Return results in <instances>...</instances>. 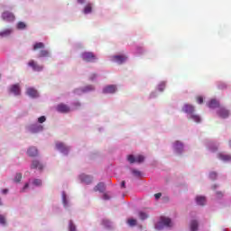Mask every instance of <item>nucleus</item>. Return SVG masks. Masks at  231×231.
Wrapping results in <instances>:
<instances>
[{
  "mask_svg": "<svg viewBox=\"0 0 231 231\" xmlns=\"http://www.w3.org/2000/svg\"><path fill=\"white\" fill-rule=\"evenodd\" d=\"M56 110L58 111V113H69V111H71V108L69 107V106L64 104V103H60L56 106Z\"/></svg>",
  "mask_w": 231,
  "mask_h": 231,
  "instance_id": "5",
  "label": "nucleus"
},
{
  "mask_svg": "<svg viewBox=\"0 0 231 231\" xmlns=\"http://www.w3.org/2000/svg\"><path fill=\"white\" fill-rule=\"evenodd\" d=\"M9 93H13L14 97H19L21 95V86L19 84L12 85L9 88Z\"/></svg>",
  "mask_w": 231,
  "mask_h": 231,
  "instance_id": "7",
  "label": "nucleus"
},
{
  "mask_svg": "<svg viewBox=\"0 0 231 231\" xmlns=\"http://www.w3.org/2000/svg\"><path fill=\"white\" fill-rule=\"evenodd\" d=\"M95 79H97V74H93V75L90 77V80H95Z\"/></svg>",
  "mask_w": 231,
  "mask_h": 231,
  "instance_id": "48",
  "label": "nucleus"
},
{
  "mask_svg": "<svg viewBox=\"0 0 231 231\" xmlns=\"http://www.w3.org/2000/svg\"><path fill=\"white\" fill-rule=\"evenodd\" d=\"M56 149H58V151H60L64 154H68V152L69 151V147L65 146L64 143H57Z\"/></svg>",
  "mask_w": 231,
  "mask_h": 231,
  "instance_id": "9",
  "label": "nucleus"
},
{
  "mask_svg": "<svg viewBox=\"0 0 231 231\" xmlns=\"http://www.w3.org/2000/svg\"><path fill=\"white\" fill-rule=\"evenodd\" d=\"M209 149L212 152H216V151H217V146H210Z\"/></svg>",
  "mask_w": 231,
  "mask_h": 231,
  "instance_id": "41",
  "label": "nucleus"
},
{
  "mask_svg": "<svg viewBox=\"0 0 231 231\" xmlns=\"http://www.w3.org/2000/svg\"><path fill=\"white\" fill-rule=\"evenodd\" d=\"M12 33V29H5L2 32H0V37H8Z\"/></svg>",
  "mask_w": 231,
  "mask_h": 231,
  "instance_id": "27",
  "label": "nucleus"
},
{
  "mask_svg": "<svg viewBox=\"0 0 231 231\" xmlns=\"http://www.w3.org/2000/svg\"><path fill=\"white\" fill-rule=\"evenodd\" d=\"M218 115L219 116H221V118H227L228 115H230V113L228 112V110L225 109V108H220L218 111Z\"/></svg>",
  "mask_w": 231,
  "mask_h": 231,
  "instance_id": "21",
  "label": "nucleus"
},
{
  "mask_svg": "<svg viewBox=\"0 0 231 231\" xmlns=\"http://www.w3.org/2000/svg\"><path fill=\"white\" fill-rule=\"evenodd\" d=\"M2 19L7 23H14V21H15V15L11 12L5 11L2 14Z\"/></svg>",
  "mask_w": 231,
  "mask_h": 231,
  "instance_id": "4",
  "label": "nucleus"
},
{
  "mask_svg": "<svg viewBox=\"0 0 231 231\" xmlns=\"http://www.w3.org/2000/svg\"><path fill=\"white\" fill-rule=\"evenodd\" d=\"M121 187H122L123 189H125V180H123V181L121 182Z\"/></svg>",
  "mask_w": 231,
  "mask_h": 231,
  "instance_id": "49",
  "label": "nucleus"
},
{
  "mask_svg": "<svg viewBox=\"0 0 231 231\" xmlns=\"http://www.w3.org/2000/svg\"><path fill=\"white\" fill-rule=\"evenodd\" d=\"M32 133H39V131H42V125H31Z\"/></svg>",
  "mask_w": 231,
  "mask_h": 231,
  "instance_id": "23",
  "label": "nucleus"
},
{
  "mask_svg": "<svg viewBox=\"0 0 231 231\" xmlns=\"http://www.w3.org/2000/svg\"><path fill=\"white\" fill-rule=\"evenodd\" d=\"M218 160H221L222 162H231V155L230 154H225L223 152L217 153Z\"/></svg>",
  "mask_w": 231,
  "mask_h": 231,
  "instance_id": "12",
  "label": "nucleus"
},
{
  "mask_svg": "<svg viewBox=\"0 0 231 231\" xmlns=\"http://www.w3.org/2000/svg\"><path fill=\"white\" fill-rule=\"evenodd\" d=\"M79 178L81 180V182L86 183V185H89V183H91V181H93V178H91L88 175L82 174L79 176Z\"/></svg>",
  "mask_w": 231,
  "mask_h": 231,
  "instance_id": "15",
  "label": "nucleus"
},
{
  "mask_svg": "<svg viewBox=\"0 0 231 231\" xmlns=\"http://www.w3.org/2000/svg\"><path fill=\"white\" fill-rule=\"evenodd\" d=\"M113 60H115V62H117V64H124V62L127 60V57L123 55H116L113 57Z\"/></svg>",
  "mask_w": 231,
  "mask_h": 231,
  "instance_id": "10",
  "label": "nucleus"
},
{
  "mask_svg": "<svg viewBox=\"0 0 231 231\" xmlns=\"http://www.w3.org/2000/svg\"><path fill=\"white\" fill-rule=\"evenodd\" d=\"M163 226H172V221L166 217H161L160 221L155 225L156 230H163Z\"/></svg>",
  "mask_w": 231,
  "mask_h": 231,
  "instance_id": "1",
  "label": "nucleus"
},
{
  "mask_svg": "<svg viewBox=\"0 0 231 231\" xmlns=\"http://www.w3.org/2000/svg\"><path fill=\"white\" fill-rule=\"evenodd\" d=\"M44 48H46V45L44 44V42H36L33 44V51H37V50H44Z\"/></svg>",
  "mask_w": 231,
  "mask_h": 231,
  "instance_id": "17",
  "label": "nucleus"
},
{
  "mask_svg": "<svg viewBox=\"0 0 231 231\" xmlns=\"http://www.w3.org/2000/svg\"><path fill=\"white\" fill-rule=\"evenodd\" d=\"M132 172L134 176H136V178H140V176H142V172L138 170H133Z\"/></svg>",
  "mask_w": 231,
  "mask_h": 231,
  "instance_id": "34",
  "label": "nucleus"
},
{
  "mask_svg": "<svg viewBox=\"0 0 231 231\" xmlns=\"http://www.w3.org/2000/svg\"><path fill=\"white\" fill-rule=\"evenodd\" d=\"M0 225H6V218L3 215H0Z\"/></svg>",
  "mask_w": 231,
  "mask_h": 231,
  "instance_id": "36",
  "label": "nucleus"
},
{
  "mask_svg": "<svg viewBox=\"0 0 231 231\" xmlns=\"http://www.w3.org/2000/svg\"><path fill=\"white\" fill-rule=\"evenodd\" d=\"M163 89H165V84L162 83L159 86V91H163Z\"/></svg>",
  "mask_w": 231,
  "mask_h": 231,
  "instance_id": "40",
  "label": "nucleus"
},
{
  "mask_svg": "<svg viewBox=\"0 0 231 231\" xmlns=\"http://www.w3.org/2000/svg\"><path fill=\"white\" fill-rule=\"evenodd\" d=\"M3 194H8V189H5L2 190Z\"/></svg>",
  "mask_w": 231,
  "mask_h": 231,
  "instance_id": "51",
  "label": "nucleus"
},
{
  "mask_svg": "<svg viewBox=\"0 0 231 231\" xmlns=\"http://www.w3.org/2000/svg\"><path fill=\"white\" fill-rule=\"evenodd\" d=\"M103 199H106V200H107V199H110V197H109V195H107V193H105V194L103 195Z\"/></svg>",
  "mask_w": 231,
  "mask_h": 231,
  "instance_id": "45",
  "label": "nucleus"
},
{
  "mask_svg": "<svg viewBox=\"0 0 231 231\" xmlns=\"http://www.w3.org/2000/svg\"><path fill=\"white\" fill-rule=\"evenodd\" d=\"M154 198H155V199H160V198H162V193L154 194Z\"/></svg>",
  "mask_w": 231,
  "mask_h": 231,
  "instance_id": "44",
  "label": "nucleus"
},
{
  "mask_svg": "<svg viewBox=\"0 0 231 231\" xmlns=\"http://www.w3.org/2000/svg\"><path fill=\"white\" fill-rule=\"evenodd\" d=\"M182 111L183 113H187V115H189L190 116L192 114H194V111H196V109L194 108V106L185 104L182 107Z\"/></svg>",
  "mask_w": 231,
  "mask_h": 231,
  "instance_id": "8",
  "label": "nucleus"
},
{
  "mask_svg": "<svg viewBox=\"0 0 231 231\" xmlns=\"http://www.w3.org/2000/svg\"><path fill=\"white\" fill-rule=\"evenodd\" d=\"M85 1H86V0H78V3H79V5H84Z\"/></svg>",
  "mask_w": 231,
  "mask_h": 231,
  "instance_id": "50",
  "label": "nucleus"
},
{
  "mask_svg": "<svg viewBox=\"0 0 231 231\" xmlns=\"http://www.w3.org/2000/svg\"><path fill=\"white\" fill-rule=\"evenodd\" d=\"M28 187H30V184L26 183L23 189V192H24V190H26V189H28Z\"/></svg>",
  "mask_w": 231,
  "mask_h": 231,
  "instance_id": "47",
  "label": "nucleus"
},
{
  "mask_svg": "<svg viewBox=\"0 0 231 231\" xmlns=\"http://www.w3.org/2000/svg\"><path fill=\"white\" fill-rule=\"evenodd\" d=\"M139 217H140V219H142V221L147 219V217H149V215H147V213L143 212V211H141L139 212Z\"/></svg>",
  "mask_w": 231,
  "mask_h": 231,
  "instance_id": "29",
  "label": "nucleus"
},
{
  "mask_svg": "<svg viewBox=\"0 0 231 231\" xmlns=\"http://www.w3.org/2000/svg\"><path fill=\"white\" fill-rule=\"evenodd\" d=\"M28 66L30 68H32L33 71H42V69H44V67L42 65H39V63H37V61L31 60L28 62Z\"/></svg>",
  "mask_w": 231,
  "mask_h": 231,
  "instance_id": "6",
  "label": "nucleus"
},
{
  "mask_svg": "<svg viewBox=\"0 0 231 231\" xmlns=\"http://www.w3.org/2000/svg\"><path fill=\"white\" fill-rule=\"evenodd\" d=\"M95 192H104L106 190V184L104 182H99L95 188Z\"/></svg>",
  "mask_w": 231,
  "mask_h": 231,
  "instance_id": "16",
  "label": "nucleus"
},
{
  "mask_svg": "<svg viewBox=\"0 0 231 231\" xmlns=\"http://www.w3.org/2000/svg\"><path fill=\"white\" fill-rule=\"evenodd\" d=\"M136 223L137 221L134 218H129L127 220V224L129 225V226H136Z\"/></svg>",
  "mask_w": 231,
  "mask_h": 231,
  "instance_id": "30",
  "label": "nucleus"
},
{
  "mask_svg": "<svg viewBox=\"0 0 231 231\" xmlns=\"http://www.w3.org/2000/svg\"><path fill=\"white\" fill-rule=\"evenodd\" d=\"M210 180H216L217 178V173L216 171H212L209 173Z\"/></svg>",
  "mask_w": 231,
  "mask_h": 231,
  "instance_id": "35",
  "label": "nucleus"
},
{
  "mask_svg": "<svg viewBox=\"0 0 231 231\" xmlns=\"http://www.w3.org/2000/svg\"><path fill=\"white\" fill-rule=\"evenodd\" d=\"M229 146L231 147V141H229Z\"/></svg>",
  "mask_w": 231,
  "mask_h": 231,
  "instance_id": "53",
  "label": "nucleus"
},
{
  "mask_svg": "<svg viewBox=\"0 0 231 231\" xmlns=\"http://www.w3.org/2000/svg\"><path fill=\"white\" fill-rule=\"evenodd\" d=\"M39 124H44L46 122V116H42L41 117L38 118Z\"/></svg>",
  "mask_w": 231,
  "mask_h": 231,
  "instance_id": "37",
  "label": "nucleus"
},
{
  "mask_svg": "<svg viewBox=\"0 0 231 231\" xmlns=\"http://www.w3.org/2000/svg\"><path fill=\"white\" fill-rule=\"evenodd\" d=\"M197 205L203 207L207 203V199L205 197H197L196 198Z\"/></svg>",
  "mask_w": 231,
  "mask_h": 231,
  "instance_id": "25",
  "label": "nucleus"
},
{
  "mask_svg": "<svg viewBox=\"0 0 231 231\" xmlns=\"http://www.w3.org/2000/svg\"><path fill=\"white\" fill-rule=\"evenodd\" d=\"M86 89H87V91H93V89H95V87L94 86H88Z\"/></svg>",
  "mask_w": 231,
  "mask_h": 231,
  "instance_id": "42",
  "label": "nucleus"
},
{
  "mask_svg": "<svg viewBox=\"0 0 231 231\" xmlns=\"http://www.w3.org/2000/svg\"><path fill=\"white\" fill-rule=\"evenodd\" d=\"M32 184H34L35 187H41V185H42V180L41 179H35L32 181Z\"/></svg>",
  "mask_w": 231,
  "mask_h": 231,
  "instance_id": "32",
  "label": "nucleus"
},
{
  "mask_svg": "<svg viewBox=\"0 0 231 231\" xmlns=\"http://www.w3.org/2000/svg\"><path fill=\"white\" fill-rule=\"evenodd\" d=\"M188 118L193 120V122H196L197 124L201 122V117L199 115L191 114Z\"/></svg>",
  "mask_w": 231,
  "mask_h": 231,
  "instance_id": "24",
  "label": "nucleus"
},
{
  "mask_svg": "<svg viewBox=\"0 0 231 231\" xmlns=\"http://www.w3.org/2000/svg\"><path fill=\"white\" fill-rule=\"evenodd\" d=\"M23 180V174L22 173H16L14 177L15 183H19Z\"/></svg>",
  "mask_w": 231,
  "mask_h": 231,
  "instance_id": "31",
  "label": "nucleus"
},
{
  "mask_svg": "<svg viewBox=\"0 0 231 231\" xmlns=\"http://www.w3.org/2000/svg\"><path fill=\"white\" fill-rule=\"evenodd\" d=\"M127 160L130 163H143L145 162V157L143 155H128Z\"/></svg>",
  "mask_w": 231,
  "mask_h": 231,
  "instance_id": "2",
  "label": "nucleus"
},
{
  "mask_svg": "<svg viewBox=\"0 0 231 231\" xmlns=\"http://www.w3.org/2000/svg\"><path fill=\"white\" fill-rule=\"evenodd\" d=\"M197 102L198 104H203V97H197Z\"/></svg>",
  "mask_w": 231,
  "mask_h": 231,
  "instance_id": "39",
  "label": "nucleus"
},
{
  "mask_svg": "<svg viewBox=\"0 0 231 231\" xmlns=\"http://www.w3.org/2000/svg\"><path fill=\"white\" fill-rule=\"evenodd\" d=\"M104 226H111V222H109V220L105 219L102 221Z\"/></svg>",
  "mask_w": 231,
  "mask_h": 231,
  "instance_id": "38",
  "label": "nucleus"
},
{
  "mask_svg": "<svg viewBox=\"0 0 231 231\" xmlns=\"http://www.w3.org/2000/svg\"><path fill=\"white\" fill-rule=\"evenodd\" d=\"M31 169H38V171H42L44 169V165L41 163V162L34 160L31 165Z\"/></svg>",
  "mask_w": 231,
  "mask_h": 231,
  "instance_id": "11",
  "label": "nucleus"
},
{
  "mask_svg": "<svg viewBox=\"0 0 231 231\" xmlns=\"http://www.w3.org/2000/svg\"><path fill=\"white\" fill-rule=\"evenodd\" d=\"M17 28L18 30H24V28H26V23H24L23 22H19L17 24Z\"/></svg>",
  "mask_w": 231,
  "mask_h": 231,
  "instance_id": "33",
  "label": "nucleus"
},
{
  "mask_svg": "<svg viewBox=\"0 0 231 231\" xmlns=\"http://www.w3.org/2000/svg\"><path fill=\"white\" fill-rule=\"evenodd\" d=\"M198 226H199L198 221L192 220L191 223H190V230L191 231H198Z\"/></svg>",
  "mask_w": 231,
  "mask_h": 231,
  "instance_id": "28",
  "label": "nucleus"
},
{
  "mask_svg": "<svg viewBox=\"0 0 231 231\" xmlns=\"http://www.w3.org/2000/svg\"><path fill=\"white\" fill-rule=\"evenodd\" d=\"M27 154L28 156L34 157V156H37V154H39V152L37 151V148L31 147L28 149Z\"/></svg>",
  "mask_w": 231,
  "mask_h": 231,
  "instance_id": "18",
  "label": "nucleus"
},
{
  "mask_svg": "<svg viewBox=\"0 0 231 231\" xmlns=\"http://www.w3.org/2000/svg\"><path fill=\"white\" fill-rule=\"evenodd\" d=\"M174 149L177 152H181V151H183V143L180 141H176L174 143Z\"/></svg>",
  "mask_w": 231,
  "mask_h": 231,
  "instance_id": "22",
  "label": "nucleus"
},
{
  "mask_svg": "<svg viewBox=\"0 0 231 231\" xmlns=\"http://www.w3.org/2000/svg\"><path fill=\"white\" fill-rule=\"evenodd\" d=\"M3 205V202H1V199H0V206Z\"/></svg>",
  "mask_w": 231,
  "mask_h": 231,
  "instance_id": "52",
  "label": "nucleus"
},
{
  "mask_svg": "<svg viewBox=\"0 0 231 231\" xmlns=\"http://www.w3.org/2000/svg\"><path fill=\"white\" fill-rule=\"evenodd\" d=\"M75 109H79V107H80V103L79 102H76L73 104Z\"/></svg>",
  "mask_w": 231,
  "mask_h": 231,
  "instance_id": "43",
  "label": "nucleus"
},
{
  "mask_svg": "<svg viewBox=\"0 0 231 231\" xmlns=\"http://www.w3.org/2000/svg\"><path fill=\"white\" fill-rule=\"evenodd\" d=\"M93 11V5L91 4H88L85 8H84V11L83 13L88 14H91V12Z\"/></svg>",
  "mask_w": 231,
  "mask_h": 231,
  "instance_id": "26",
  "label": "nucleus"
},
{
  "mask_svg": "<svg viewBox=\"0 0 231 231\" xmlns=\"http://www.w3.org/2000/svg\"><path fill=\"white\" fill-rule=\"evenodd\" d=\"M27 95L32 98H37L39 97V92L33 88H27Z\"/></svg>",
  "mask_w": 231,
  "mask_h": 231,
  "instance_id": "14",
  "label": "nucleus"
},
{
  "mask_svg": "<svg viewBox=\"0 0 231 231\" xmlns=\"http://www.w3.org/2000/svg\"><path fill=\"white\" fill-rule=\"evenodd\" d=\"M103 93H116V86L115 85H109L106 86L104 89H103Z\"/></svg>",
  "mask_w": 231,
  "mask_h": 231,
  "instance_id": "13",
  "label": "nucleus"
},
{
  "mask_svg": "<svg viewBox=\"0 0 231 231\" xmlns=\"http://www.w3.org/2000/svg\"><path fill=\"white\" fill-rule=\"evenodd\" d=\"M81 59L85 62H95L97 60V56L93 52H83L81 54Z\"/></svg>",
  "mask_w": 231,
  "mask_h": 231,
  "instance_id": "3",
  "label": "nucleus"
},
{
  "mask_svg": "<svg viewBox=\"0 0 231 231\" xmlns=\"http://www.w3.org/2000/svg\"><path fill=\"white\" fill-rule=\"evenodd\" d=\"M44 57H50V51L41 50L38 53V59H42Z\"/></svg>",
  "mask_w": 231,
  "mask_h": 231,
  "instance_id": "19",
  "label": "nucleus"
},
{
  "mask_svg": "<svg viewBox=\"0 0 231 231\" xmlns=\"http://www.w3.org/2000/svg\"><path fill=\"white\" fill-rule=\"evenodd\" d=\"M208 107H210L211 109H216V107H219V102H217V100L216 99H211L208 104Z\"/></svg>",
  "mask_w": 231,
  "mask_h": 231,
  "instance_id": "20",
  "label": "nucleus"
},
{
  "mask_svg": "<svg viewBox=\"0 0 231 231\" xmlns=\"http://www.w3.org/2000/svg\"><path fill=\"white\" fill-rule=\"evenodd\" d=\"M63 205L64 207L68 205V202L66 201V195H63Z\"/></svg>",
  "mask_w": 231,
  "mask_h": 231,
  "instance_id": "46",
  "label": "nucleus"
}]
</instances>
